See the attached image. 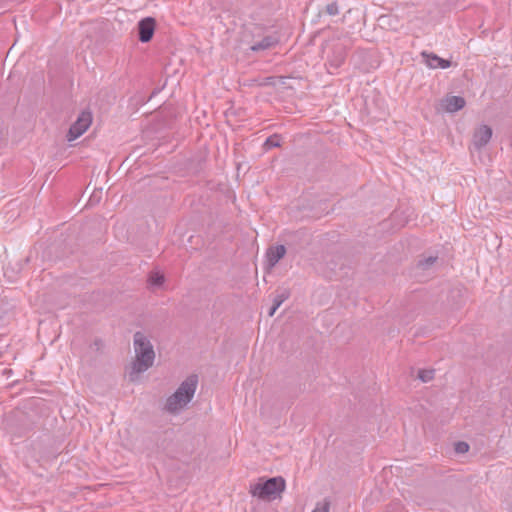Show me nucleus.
<instances>
[{
	"label": "nucleus",
	"mask_w": 512,
	"mask_h": 512,
	"mask_svg": "<svg viewBox=\"0 0 512 512\" xmlns=\"http://www.w3.org/2000/svg\"><path fill=\"white\" fill-rule=\"evenodd\" d=\"M136 360L133 363V372L143 373L153 366L155 352L150 340L140 331H137L133 337Z\"/></svg>",
	"instance_id": "f257e3e1"
},
{
	"label": "nucleus",
	"mask_w": 512,
	"mask_h": 512,
	"mask_svg": "<svg viewBox=\"0 0 512 512\" xmlns=\"http://www.w3.org/2000/svg\"><path fill=\"white\" fill-rule=\"evenodd\" d=\"M198 384V376L192 374L188 376L177 388V390L167 398L165 409L168 412L175 413L186 406L193 398Z\"/></svg>",
	"instance_id": "f03ea898"
},
{
	"label": "nucleus",
	"mask_w": 512,
	"mask_h": 512,
	"mask_svg": "<svg viewBox=\"0 0 512 512\" xmlns=\"http://www.w3.org/2000/svg\"><path fill=\"white\" fill-rule=\"evenodd\" d=\"M286 483L283 477L277 476L268 478L264 481L259 480L258 483L254 484L250 488L252 496L257 497L261 500H274L285 490Z\"/></svg>",
	"instance_id": "7ed1b4c3"
},
{
	"label": "nucleus",
	"mask_w": 512,
	"mask_h": 512,
	"mask_svg": "<svg viewBox=\"0 0 512 512\" xmlns=\"http://www.w3.org/2000/svg\"><path fill=\"white\" fill-rule=\"evenodd\" d=\"M92 123V114L89 111H82L77 120L70 126L67 133V140L69 142L76 140L86 132Z\"/></svg>",
	"instance_id": "20e7f679"
},
{
	"label": "nucleus",
	"mask_w": 512,
	"mask_h": 512,
	"mask_svg": "<svg viewBox=\"0 0 512 512\" xmlns=\"http://www.w3.org/2000/svg\"><path fill=\"white\" fill-rule=\"evenodd\" d=\"M492 129L488 125H481L475 129L469 149L471 152H480L491 140Z\"/></svg>",
	"instance_id": "39448f33"
},
{
	"label": "nucleus",
	"mask_w": 512,
	"mask_h": 512,
	"mask_svg": "<svg viewBox=\"0 0 512 512\" xmlns=\"http://www.w3.org/2000/svg\"><path fill=\"white\" fill-rule=\"evenodd\" d=\"M137 28L139 41L147 43L153 38L156 21L153 17H145L138 22Z\"/></svg>",
	"instance_id": "423d86ee"
},
{
	"label": "nucleus",
	"mask_w": 512,
	"mask_h": 512,
	"mask_svg": "<svg viewBox=\"0 0 512 512\" xmlns=\"http://www.w3.org/2000/svg\"><path fill=\"white\" fill-rule=\"evenodd\" d=\"M346 59V47L343 44H336L333 47L331 55L328 56L329 69L337 70L340 68ZM329 73H333L329 70Z\"/></svg>",
	"instance_id": "0eeeda50"
},
{
	"label": "nucleus",
	"mask_w": 512,
	"mask_h": 512,
	"mask_svg": "<svg viewBox=\"0 0 512 512\" xmlns=\"http://www.w3.org/2000/svg\"><path fill=\"white\" fill-rule=\"evenodd\" d=\"M279 43V36L277 34H270L264 36L260 41L254 42L250 46V50L253 52H260L268 50Z\"/></svg>",
	"instance_id": "6e6552de"
},
{
	"label": "nucleus",
	"mask_w": 512,
	"mask_h": 512,
	"mask_svg": "<svg viewBox=\"0 0 512 512\" xmlns=\"http://www.w3.org/2000/svg\"><path fill=\"white\" fill-rule=\"evenodd\" d=\"M286 254L284 245H276L268 248L266 257L267 263L270 267H274Z\"/></svg>",
	"instance_id": "1a4fd4ad"
},
{
	"label": "nucleus",
	"mask_w": 512,
	"mask_h": 512,
	"mask_svg": "<svg viewBox=\"0 0 512 512\" xmlns=\"http://www.w3.org/2000/svg\"><path fill=\"white\" fill-rule=\"evenodd\" d=\"M465 99L461 96H448L443 100V107L447 112L454 113L465 106Z\"/></svg>",
	"instance_id": "9d476101"
},
{
	"label": "nucleus",
	"mask_w": 512,
	"mask_h": 512,
	"mask_svg": "<svg viewBox=\"0 0 512 512\" xmlns=\"http://www.w3.org/2000/svg\"><path fill=\"white\" fill-rule=\"evenodd\" d=\"M164 275L159 273V272H151L149 274V283L152 285V286H161L163 283H164Z\"/></svg>",
	"instance_id": "9b49d317"
},
{
	"label": "nucleus",
	"mask_w": 512,
	"mask_h": 512,
	"mask_svg": "<svg viewBox=\"0 0 512 512\" xmlns=\"http://www.w3.org/2000/svg\"><path fill=\"white\" fill-rule=\"evenodd\" d=\"M421 56L425 62V64L430 68V64L433 63L434 65L439 62V56L434 53H429L427 51H423L421 53Z\"/></svg>",
	"instance_id": "f8f14e48"
},
{
	"label": "nucleus",
	"mask_w": 512,
	"mask_h": 512,
	"mask_svg": "<svg viewBox=\"0 0 512 512\" xmlns=\"http://www.w3.org/2000/svg\"><path fill=\"white\" fill-rule=\"evenodd\" d=\"M280 146V136L277 134H273L266 139L264 142V147L266 149L276 148Z\"/></svg>",
	"instance_id": "ddd939ff"
},
{
	"label": "nucleus",
	"mask_w": 512,
	"mask_h": 512,
	"mask_svg": "<svg viewBox=\"0 0 512 512\" xmlns=\"http://www.w3.org/2000/svg\"><path fill=\"white\" fill-rule=\"evenodd\" d=\"M289 292L287 290H283L281 293L277 294L273 299L274 309H278L281 304L288 299Z\"/></svg>",
	"instance_id": "4468645a"
},
{
	"label": "nucleus",
	"mask_w": 512,
	"mask_h": 512,
	"mask_svg": "<svg viewBox=\"0 0 512 512\" xmlns=\"http://www.w3.org/2000/svg\"><path fill=\"white\" fill-rule=\"evenodd\" d=\"M437 259L438 258L436 256H429L425 259L419 260L418 267L423 270L428 269L437 261Z\"/></svg>",
	"instance_id": "2eb2a0df"
},
{
	"label": "nucleus",
	"mask_w": 512,
	"mask_h": 512,
	"mask_svg": "<svg viewBox=\"0 0 512 512\" xmlns=\"http://www.w3.org/2000/svg\"><path fill=\"white\" fill-rule=\"evenodd\" d=\"M418 378L424 383L429 382L434 378V370H419Z\"/></svg>",
	"instance_id": "dca6fc26"
},
{
	"label": "nucleus",
	"mask_w": 512,
	"mask_h": 512,
	"mask_svg": "<svg viewBox=\"0 0 512 512\" xmlns=\"http://www.w3.org/2000/svg\"><path fill=\"white\" fill-rule=\"evenodd\" d=\"M325 11L330 16H335L339 14V7L336 1L331 2L326 5Z\"/></svg>",
	"instance_id": "f3484780"
},
{
	"label": "nucleus",
	"mask_w": 512,
	"mask_h": 512,
	"mask_svg": "<svg viewBox=\"0 0 512 512\" xmlns=\"http://www.w3.org/2000/svg\"><path fill=\"white\" fill-rule=\"evenodd\" d=\"M450 66H451V62L449 60L443 59L441 57H439V62L436 63L435 65L433 63L430 64V68H432V69H436L438 67H440L442 69H446V68H449Z\"/></svg>",
	"instance_id": "a211bd4d"
},
{
	"label": "nucleus",
	"mask_w": 512,
	"mask_h": 512,
	"mask_svg": "<svg viewBox=\"0 0 512 512\" xmlns=\"http://www.w3.org/2000/svg\"><path fill=\"white\" fill-rule=\"evenodd\" d=\"M330 502L325 500L323 503H318L312 512H329Z\"/></svg>",
	"instance_id": "6ab92c4d"
},
{
	"label": "nucleus",
	"mask_w": 512,
	"mask_h": 512,
	"mask_svg": "<svg viewBox=\"0 0 512 512\" xmlns=\"http://www.w3.org/2000/svg\"><path fill=\"white\" fill-rule=\"evenodd\" d=\"M455 450L458 453H466L469 450V445L466 442L459 441L455 444Z\"/></svg>",
	"instance_id": "aec40b11"
},
{
	"label": "nucleus",
	"mask_w": 512,
	"mask_h": 512,
	"mask_svg": "<svg viewBox=\"0 0 512 512\" xmlns=\"http://www.w3.org/2000/svg\"><path fill=\"white\" fill-rule=\"evenodd\" d=\"M259 25L261 26L262 29L266 30L268 28H273L275 26V23H274V21L269 20V21H267V23H261Z\"/></svg>",
	"instance_id": "412c9836"
},
{
	"label": "nucleus",
	"mask_w": 512,
	"mask_h": 512,
	"mask_svg": "<svg viewBox=\"0 0 512 512\" xmlns=\"http://www.w3.org/2000/svg\"><path fill=\"white\" fill-rule=\"evenodd\" d=\"M276 310L277 309H274V305H272V307L269 309L268 316L272 317L275 314Z\"/></svg>",
	"instance_id": "4be33fe9"
},
{
	"label": "nucleus",
	"mask_w": 512,
	"mask_h": 512,
	"mask_svg": "<svg viewBox=\"0 0 512 512\" xmlns=\"http://www.w3.org/2000/svg\"><path fill=\"white\" fill-rule=\"evenodd\" d=\"M94 344H95L96 346H99V345L101 344V340H96V341L94 342Z\"/></svg>",
	"instance_id": "5701e85b"
}]
</instances>
